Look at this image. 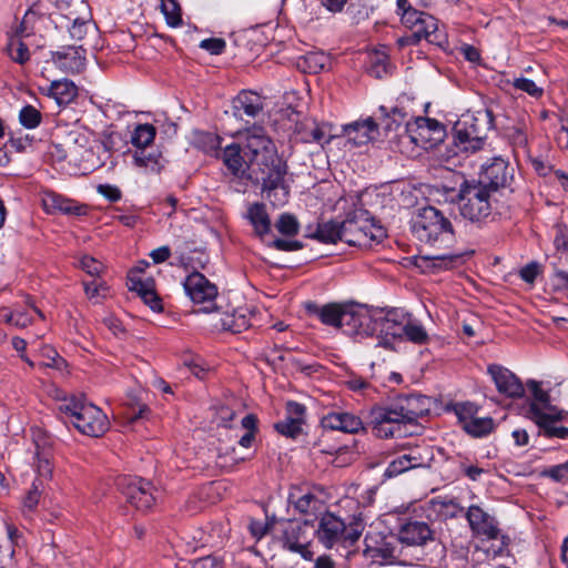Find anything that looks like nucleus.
Returning a JSON list of instances; mask_svg holds the SVG:
<instances>
[{"instance_id":"14","label":"nucleus","mask_w":568,"mask_h":568,"mask_svg":"<svg viewBox=\"0 0 568 568\" xmlns=\"http://www.w3.org/2000/svg\"><path fill=\"white\" fill-rule=\"evenodd\" d=\"M321 425L327 430H337L346 434H358L364 430L362 418L351 412L333 409L324 414Z\"/></svg>"},{"instance_id":"33","label":"nucleus","mask_w":568,"mask_h":568,"mask_svg":"<svg viewBox=\"0 0 568 568\" xmlns=\"http://www.w3.org/2000/svg\"><path fill=\"white\" fill-rule=\"evenodd\" d=\"M132 158L134 165L146 172L159 173L164 166V159L159 150H135Z\"/></svg>"},{"instance_id":"6","label":"nucleus","mask_w":568,"mask_h":568,"mask_svg":"<svg viewBox=\"0 0 568 568\" xmlns=\"http://www.w3.org/2000/svg\"><path fill=\"white\" fill-rule=\"evenodd\" d=\"M363 530L364 523L359 517H353L348 524H345L334 514L325 513L320 518L316 534L326 548H333L335 545L351 547L359 539Z\"/></svg>"},{"instance_id":"31","label":"nucleus","mask_w":568,"mask_h":568,"mask_svg":"<svg viewBox=\"0 0 568 568\" xmlns=\"http://www.w3.org/2000/svg\"><path fill=\"white\" fill-rule=\"evenodd\" d=\"M343 221L335 220L321 222L316 225L315 230L308 234L311 239H315L321 243L335 244L338 241L345 242L343 237Z\"/></svg>"},{"instance_id":"45","label":"nucleus","mask_w":568,"mask_h":568,"mask_svg":"<svg viewBox=\"0 0 568 568\" xmlns=\"http://www.w3.org/2000/svg\"><path fill=\"white\" fill-rule=\"evenodd\" d=\"M453 412L455 413L457 420L463 428L468 422L477 416L478 407L470 402H462L453 405Z\"/></svg>"},{"instance_id":"46","label":"nucleus","mask_w":568,"mask_h":568,"mask_svg":"<svg viewBox=\"0 0 568 568\" xmlns=\"http://www.w3.org/2000/svg\"><path fill=\"white\" fill-rule=\"evenodd\" d=\"M161 10L169 26L176 28L182 24L181 8L175 0H162Z\"/></svg>"},{"instance_id":"28","label":"nucleus","mask_w":568,"mask_h":568,"mask_svg":"<svg viewBox=\"0 0 568 568\" xmlns=\"http://www.w3.org/2000/svg\"><path fill=\"white\" fill-rule=\"evenodd\" d=\"M527 388L532 395V400L528 407V417L535 422V412L538 410L541 415H549L550 413H555L559 410L558 407L551 405L550 396L548 392L544 390L540 387V383L537 381L530 379L527 382Z\"/></svg>"},{"instance_id":"12","label":"nucleus","mask_w":568,"mask_h":568,"mask_svg":"<svg viewBox=\"0 0 568 568\" xmlns=\"http://www.w3.org/2000/svg\"><path fill=\"white\" fill-rule=\"evenodd\" d=\"M514 169L501 156H494L489 163L481 166L477 183L484 184L489 190L498 193L499 189L509 185L513 180Z\"/></svg>"},{"instance_id":"48","label":"nucleus","mask_w":568,"mask_h":568,"mask_svg":"<svg viewBox=\"0 0 568 568\" xmlns=\"http://www.w3.org/2000/svg\"><path fill=\"white\" fill-rule=\"evenodd\" d=\"M247 459L246 455L240 454L235 447H226L217 455V464L223 468H232L234 465Z\"/></svg>"},{"instance_id":"38","label":"nucleus","mask_w":568,"mask_h":568,"mask_svg":"<svg viewBox=\"0 0 568 568\" xmlns=\"http://www.w3.org/2000/svg\"><path fill=\"white\" fill-rule=\"evenodd\" d=\"M156 136V129L150 123L138 124L131 133V143L135 150L146 149Z\"/></svg>"},{"instance_id":"37","label":"nucleus","mask_w":568,"mask_h":568,"mask_svg":"<svg viewBox=\"0 0 568 568\" xmlns=\"http://www.w3.org/2000/svg\"><path fill=\"white\" fill-rule=\"evenodd\" d=\"M396 6L402 23L415 32L419 28L426 12L413 8L408 0H397Z\"/></svg>"},{"instance_id":"29","label":"nucleus","mask_w":568,"mask_h":568,"mask_svg":"<svg viewBox=\"0 0 568 568\" xmlns=\"http://www.w3.org/2000/svg\"><path fill=\"white\" fill-rule=\"evenodd\" d=\"M415 38L419 39V41L425 39L438 47H444L448 43L445 30L439 28L438 20L429 13H426L419 28L416 29Z\"/></svg>"},{"instance_id":"18","label":"nucleus","mask_w":568,"mask_h":568,"mask_svg":"<svg viewBox=\"0 0 568 568\" xmlns=\"http://www.w3.org/2000/svg\"><path fill=\"white\" fill-rule=\"evenodd\" d=\"M488 373L491 376L497 390L510 398H520L525 394V387L520 379L508 368L493 364L488 366Z\"/></svg>"},{"instance_id":"4","label":"nucleus","mask_w":568,"mask_h":568,"mask_svg":"<svg viewBox=\"0 0 568 568\" xmlns=\"http://www.w3.org/2000/svg\"><path fill=\"white\" fill-rule=\"evenodd\" d=\"M496 195L497 193L475 180L465 181L458 192L460 215L478 225L487 223L493 220Z\"/></svg>"},{"instance_id":"9","label":"nucleus","mask_w":568,"mask_h":568,"mask_svg":"<svg viewBox=\"0 0 568 568\" xmlns=\"http://www.w3.org/2000/svg\"><path fill=\"white\" fill-rule=\"evenodd\" d=\"M407 314L402 308H372L373 336L382 338L379 345L387 347L388 338H402Z\"/></svg>"},{"instance_id":"40","label":"nucleus","mask_w":568,"mask_h":568,"mask_svg":"<svg viewBox=\"0 0 568 568\" xmlns=\"http://www.w3.org/2000/svg\"><path fill=\"white\" fill-rule=\"evenodd\" d=\"M463 429L473 437H484L494 429V420L490 417L475 416Z\"/></svg>"},{"instance_id":"58","label":"nucleus","mask_w":568,"mask_h":568,"mask_svg":"<svg viewBox=\"0 0 568 568\" xmlns=\"http://www.w3.org/2000/svg\"><path fill=\"white\" fill-rule=\"evenodd\" d=\"M555 248L559 252L568 253V226L557 224L554 236Z\"/></svg>"},{"instance_id":"63","label":"nucleus","mask_w":568,"mask_h":568,"mask_svg":"<svg viewBox=\"0 0 568 568\" xmlns=\"http://www.w3.org/2000/svg\"><path fill=\"white\" fill-rule=\"evenodd\" d=\"M546 475L556 481L568 480V462L550 467L546 470Z\"/></svg>"},{"instance_id":"17","label":"nucleus","mask_w":568,"mask_h":568,"mask_svg":"<svg viewBox=\"0 0 568 568\" xmlns=\"http://www.w3.org/2000/svg\"><path fill=\"white\" fill-rule=\"evenodd\" d=\"M428 455L427 448H409L406 453L396 457L388 464L385 475L387 477H395L409 469L428 466L430 460Z\"/></svg>"},{"instance_id":"25","label":"nucleus","mask_w":568,"mask_h":568,"mask_svg":"<svg viewBox=\"0 0 568 568\" xmlns=\"http://www.w3.org/2000/svg\"><path fill=\"white\" fill-rule=\"evenodd\" d=\"M432 538L433 531L424 521L408 520L398 530V540L408 546H423Z\"/></svg>"},{"instance_id":"41","label":"nucleus","mask_w":568,"mask_h":568,"mask_svg":"<svg viewBox=\"0 0 568 568\" xmlns=\"http://www.w3.org/2000/svg\"><path fill=\"white\" fill-rule=\"evenodd\" d=\"M329 64V57L321 51L307 52L303 57L304 70L310 73H318Z\"/></svg>"},{"instance_id":"64","label":"nucleus","mask_w":568,"mask_h":568,"mask_svg":"<svg viewBox=\"0 0 568 568\" xmlns=\"http://www.w3.org/2000/svg\"><path fill=\"white\" fill-rule=\"evenodd\" d=\"M403 120H404V113L400 110H398L397 108H394L392 110V113L386 114L385 119L383 120L384 128H385V130H388V131L394 130L400 125Z\"/></svg>"},{"instance_id":"21","label":"nucleus","mask_w":568,"mask_h":568,"mask_svg":"<svg viewBox=\"0 0 568 568\" xmlns=\"http://www.w3.org/2000/svg\"><path fill=\"white\" fill-rule=\"evenodd\" d=\"M185 293L194 303L211 302L217 296V287L199 272L191 273L183 283Z\"/></svg>"},{"instance_id":"55","label":"nucleus","mask_w":568,"mask_h":568,"mask_svg":"<svg viewBox=\"0 0 568 568\" xmlns=\"http://www.w3.org/2000/svg\"><path fill=\"white\" fill-rule=\"evenodd\" d=\"M85 295L90 298L105 297L109 286L104 281L93 280L91 282H83Z\"/></svg>"},{"instance_id":"52","label":"nucleus","mask_w":568,"mask_h":568,"mask_svg":"<svg viewBox=\"0 0 568 568\" xmlns=\"http://www.w3.org/2000/svg\"><path fill=\"white\" fill-rule=\"evenodd\" d=\"M276 229L284 235H295L298 233V222L291 214H282L276 222Z\"/></svg>"},{"instance_id":"59","label":"nucleus","mask_w":568,"mask_h":568,"mask_svg":"<svg viewBox=\"0 0 568 568\" xmlns=\"http://www.w3.org/2000/svg\"><path fill=\"white\" fill-rule=\"evenodd\" d=\"M226 47V42L222 38H209L200 42V48L206 50L211 54H221Z\"/></svg>"},{"instance_id":"43","label":"nucleus","mask_w":568,"mask_h":568,"mask_svg":"<svg viewBox=\"0 0 568 568\" xmlns=\"http://www.w3.org/2000/svg\"><path fill=\"white\" fill-rule=\"evenodd\" d=\"M403 336H405L407 341L418 345L425 344L428 341V334L424 326L407 318L404 325Z\"/></svg>"},{"instance_id":"10","label":"nucleus","mask_w":568,"mask_h":568,"mask_svg":"<svg viewBox=\"0 0 568 568\" xmlns=\"http://www.w3.org/2000/svg\"><path fill=\"white\" fill-rule=\"evenodd\" d=\"M372 308L358 304H346L338 328L346 335L366 338L373 336L371 326Z\"/></svg>"},{"instance_id":"5","label":"nucleus","mask_w":568,"mask_h":568,"mask_svg":"<svg viewBox=\"0 0 568 568\" xmlns=\"http://www.w3.org/2000/svg\"><path fill=\"white\" fill-rule=\"evenodd\" d=\"M410 230L417 240L432 245L450 243L454 240L449 219L434 206L418 209L410 220Z\"/></svg>"},{"instance_id":"53","label":"nucleus","mask_w":568,"mask_h":568,"mask_svg":"<svg viewBox=\"0 0 568 568\" xmlns=\"http://www.w3.org/2000/svg\"><path fill=\"white\" fill-rule=\"evenodd\" d=\"M513 85L515 89L524 91L532 98H540L544 93L541 87H538L532 80L527 78H516Z\"/></svg>"},{"instance_id":"50","label":"nucleus","mask_w":568,"mask_h":568,"mask_svg":"<svg viewBox=\"0 0 568 568\" xmlns=\"http://www.w3.org/2000/svg\"><path fill=\"white\" fill-rule=\"evenodd\" d=\"M20 123L27 129H34L41 123V113L32 105H26L19 113Z\"/></svg>"},{"instance_id":"60","label":"nucleus","mask_w":568,"mask_h":568,"mask_svg":"<svg viewBox=\"0 0 568 568\" xmlns=\"http://www.w3.org/2000/svg\"><path fill=\"white\" fill-rule=\"evenodd\" d=\"M550 285L554 291H567L568 290V272L555 268L550 276Z\"/></svg>"},{"instance_id":"61","label":"nucleus","mask_w":568,"mask_h":568,"mask_svg":"<svg viewBox=\"0 0 568 568\" xmlns=\"http://www.w3.org/2000/svg\"><path fill=\"white\" fill-rule=\"evenodd\" d=\"M42 489L43 483L41 480H34L32 483V487L24 499V506L27 508L33 509L38 505Z\"/></svg>"},{"instance_id":"20","label":"nucleus","mask_w":568,"mask_h":568,"mask_svg":"<svg viewBox=\"0 0 568 568\" xmlns=\"http://www.w3.org/2000/svg\"><path fill=\"white\" fill-rule=\"evenodd\" d=\"M415 126V130L412 129L409 125L407 126L410 140L415 144H419L423 145L424 148H427V143H429V146H433L434 144L443 140L445 130L444 126L436 120H432L428 118H419L416 120Z\"/></svg>"},{"instance_id":"1","label":"nucleus","mask_w":568,"mask_h":568,"mask_svg":"<svg viewBox=\"0 0 568 568\" xmlns=\"http://www.w3.org/2000/svg\"><path fill=\"white\" fill-rule=\"evenodd\" d=\"M245 155L250 161L247 178L261 184L262 195L276 207L290 199L287 162L277 152L273 140L261 125L245 128Z\"/></svg>"},{"instance_id":"34","label":"nucleus","mask_w":568,"mask_h":568,"mask_svg":"<svg viewBox=\"0 0 568 568\" xmlns=\"http://www.w3.org/2000/svg\"><path fill=\"white\" fill-rule=\"evenodd\" d=\"M47 94L59 105H68L78 97V87L68 79L52 81Z\"/></svg>"},{"instance_id":"15","label":"nucleus","mask_w":568,"mask_h":568,"mask_svg":"<svg viewBox=\"0 0 568 568\" xmlns=\"http://www.w3.org/2000/svg\"><path fill=\"white\" fill-rule=\"evenodd\" d=\"M466 519L471 531L477 536L493 540L497 539L500 535L496 518L477 505L468 507Z\"/></svg>"},{"instance_id":"39","label":"nucleus","mask_w":568,"mask_h":568,"mask_svg":"<svg viewBox=\"0 0 568 568\" xmlns=\"http://www.w3.org/2000/svg\"><path fill=\"white\" fill-rule=\"evenodd\" d=\"M345 305L346 304L329 303L323 306H315V313L323 324L338 327L339 317H342Z\"/></svg>"},{"instance_id":"2","label":"nucleus","mask_w":568,"mask_h":568,"mask_svg":"<svg viewBox=\"0 0 568 568\" xmlns=\"http://www.w3.org/2000/svg\"><path fill=\"white\" fill-rule=\"evenodd\" d=\"M429 412V398L419 394L397 396L386 406L372 408L369 424L379 438L400 434L402 424H414Z\"/></svg>"},{"instance_id":"56","label":"nucleus","mask_w":568,"mask_h":568,"mask_svg":"<svg viewBox=\"0 0 568 568\" xmlns=\"http://www.w3.org/2000/svg\"><path fill=\"white\" fill-rule=\"evenodd\" d=\"M248 529L253 537L256 539H261L264 537L268 531L276 532L277 529V520L267 521L266 524H263L257 520H252L250 523Z\"/></svg>"},{"instance_id":"42","label":"nucleus","mask_w":568,"mask_h":568,"mask_svg":"<svg viewBox=\"0 0 568 568\" xmlns=\"http://www.w3.org/2000/svg\"><path fill=\"white\" fill-rule=\"evenodd\" d=\"M32 440L36 448L34 456H43V453L47 455H53L52 447L54 440L45 430L41 428H33Z\"/></svg>"},{"instance_id":"35","label":"nucleus","mask_w":568,"mask_h":568,"mask_svg":"<svg viewBox=\"0 0 568 568\" xmlns=\"http://www.w3.org/2000/svg\"><path fill=\"white\" fill-rule=\"evenodd\" d=\"M222 329L241 333L251 326V316L246 308H237L232 313H223L220 317Z\"/></svg>"},{"instance_id":"24","label":"nucleus","mask_w":568,"mask_h":568,"mask_svg":"<svg viewBox=\"0 0 568 568\" xmlns=\"http://www.w3.org/2000/svg\"><path fill=\"white\" fill-rule=\"evenodd\" d=\"M305 406L297 402L286 404V416L275 424V429L283 436L295 438L302 433L305 422Z\"/></svg>"},{"instance_id":"19","label":"nucleus","mask_w":568,"mask_h":568,"mask_svg":"<svg viewBox=\"0 0 568 568\" xmlns=\"http://www.w3.org/2000/svg\"><path fill=\"white\" fill-rule=\"evenodd\" d=\"M364 554L373 561L392 562L397 558V546L379 532L368 531L364 538Z\"/></svg>"},{"instance_id":"32","label":"nucleus","mask_w":568,"mask_h":568,"mask_svg":"<svg viewBox=\"0 0 568 568\" xmlns=\"http://www.w3.org/2000/svg\"><path fill=\"white\" fill-rule=\"evenodd\" d=\"M301 141L304 143H316L320 145L328 144L333 134L331 133V125L327 123L311 122L303 124L300 131Z\"/></svg>"},{"instance_id":"11","label":"nucleus","mask_w":568,"mask_h":568,"mask_svg":"<svg viewBox=\"0 0 568 568\" xmlns=\"http://www.w3.org/2000/svg\"><path fill=\"white\" fill-rule=\"evenodd\" d=\"M305 526L296 520H277L275 534H280L283 547L292 552L300 554L304 559L311 560L313 552L304 537Z\"/></svg>"},{"instance_id":"51","label":"nucleus","mask_w":568,"mask_h":568,"mask_svg":"<svg viewBox=\"0 0 568 568\" xmlns=\"http://www.w3.org/2000/svg\"><path fill=\"white\" fill-rule=\"evenodd\" d=\"M128 287L131 292H135L139 296L151 290L153 285L152 280H142L136 276L135 271H131L128 276Z\"/></svg>"},{"instance_id":"22","label":"nucleus","mask_w":568,"mask_h":568,"mask_svg":"<svg viewBox=\"0 0 568 568\" xmlns=\"http://www.w3.org/2000/svg\"><path fill=\"white\" fill-rule=\"evenodd\" d=\"M263 109V98L254 91L242 90L232 100V114L240 120L255 119Z\"/></svg>"},{"instance_id":"57","label":"nucleus","mask_w":568,"mask_h":568,"mask_svg":"<svg viewBox=\"0 0 568 568\" xmlns=\"http://www.w3.org/2000/svg\"><path fill=\"white\" fill-rule=\"evenodd\" d=\"M434 265L443 268H454L464 263L463 254H446L433 257Z\"/></svg>"},{"instance_id":"44","label":"nucleus","mask_w":568,"mask_h":568,"mask_svg":"<svg viewBox=\"0 0 568 568\" xmlns=\"http://www.w3.org/2000/svg\"><path fill=\"white\" fill-rule=\"evenodd\" d=\"M44 205L47 207L50 206L52 209L59 210L67 214L80 215V214H82V211H83L82 207L73 205V203L71 201L63 199L59 195H54V194L49 195L44 200Z\"/></svg>"},{"instance_id":"26","label":"nucleus","mask_w":568,"mask_h":568,"mask_svg":"<svg viewBox=\"0 0 568 568\" xmlns=\"http://www.w3.org/2000/svg\"><path fill=\"white\" fill-rule=\"evenodd\" d=\"M52 60L64 71L78 73L85 65V50L82 47H69L52 53Z\"/></svg>"},{"instance_id":"7","label":"nucleus","mask_w":568,"mask_h":568,"mask_svg":"<svg viewBox=\"0 0 568 568\" xmlns=\"http://www.w3.org/2000/svg\"><path fill=\"white\" fill-rule=\"evenodd\" d=\"M491 123L488 111L465 113L454 125V143L460 152L475 153L484 148L486 131Z\"/></svg>"},{"instance_id":"23","label":"nucleus","mask_w":568,"mask_h":568,"mask_svg":"<svg viewBox=\"0 0 568 568\" xmlns=\"http://www.w3.org/2000/svg\"><path fill=\"white\" fill-rule=\"evenodd\" d=\"M343 132L352 145L361 146L378 136V124L373 118H367L344 125Z\"/></svg>"},{"instance_id":"49","label":"nucleus","mask_w":568,"mask_h":568,"mask_svg":"<svg viewBox=\"0 0 568 568\" xmlns=\"http://www.w3.org/2000/svg\"><path fill=\"white\" fill-rule=\"evenodd\" d=\"M53 455H47L43 453V456H36V469L39 478L37 480H50L52 479L53 474Z\"/></svg>"},{"instance_id":"62","label":"nucleus","mask_w":568,"mask_h":568,"mask_svg":"<svg viewBox=\"0 0 568 568\" xmlns=\"http://www.w3.org/2000/svg\"><path fill=\"white\" fill-rule=\"evenodd\" d=\"M97 190L99 194L108 199L110 202H118L121 200V190L115 185L100 184Z\"/></svg>"},{"instance_id":"13","label":"nucleus","mask_w":568,"mask_h":568,"mask_svg":"<svg viewBox=\"0 0 568 568\" xmlns=\"http://www.w3.org/2000/svg\"><path fill=\"white\" fill-rule=\"evenodd\" d=\"M119 485L123 486V494L128 501L140 510L150 509L156 500L154 493L156 491L153 485L142 478H124L123 483Z\"/></svg>"},{"instance_id":"54","label":"nucleus","mask_w":568,"mask_h":568,"mask_svg":"<svg viewBox=\"0 0 568 568\" xmlns=\"http://www.w3.org/2000/svg\"><path fill=\"white\" fill-rule=\"evenodd\" d=\"M79 266L90 276H99L104 271V265L92 256L83 255L79 260Z\"/></svg>"},{"instance_id":"30","label":"nucleus","mask_w":568,"mask_h":568,"mask_svg":"<svg viewBox=\"0 0 568 568\" xmlns=\"http://www.w3.org/2000/svg\"><path fill=\"white\" fill-rule=\"evenodd\" d=\"M244 217L250 222L255 235L261 240L270 233L272 224L265 204L260 202L250 204Z\"/></svg>"},{"instance_id":"36","label":"nucleus","mask_w":568,"mask_h":568,"mask_svg":"<svg viewBox=\"0 0 568 568\" xmlns=\"http://www.w3.org/2000/svg\"><path fill=\"white\" fill-rule=\"evenodd\" d=\"M34 315L43 317L42 312L38 307L33 304H28L27 310L16 308L13 311H2L0 318L17 327H26L33 321Z\"/></svg>"},{"instance_id":"47","label":"nucleus","mask_w":568,"mask_h":568,"mask_svg":"<svg viewBox=\"0 0 568 568\" xmlns=\"http://www.w3.org/2000/svg\"><path fill=\"white\" fill-rule=\"evenodd\" d=\"M8 53L14 62L20 64L26 63L30 59L28 47L19 38H12L10 40Z\"/></svg>"},{"instance_id":"27","label":"nucleus","mask_w":568,"mask_h":568,"mask_svg":"<svg viewBox=\"0 0 568 568\" xmlns=\"http://www.w3.org/2000/svg\"><path fill=\"white\" fill-rule=\"evenodd\" d=\"M564 412L561 409L550 413L549 415H541L538 410L535 412V424L539 427V434L547 438L568 439V427L557 426L556 423L561 420Z\"/></svg>"},{"instance_id":"8","label":"nucleus","mask_w":568,"mask_h":568,"mask_svg":"<svg viewBox=\"0 0 568 568\" xmlns=\"http://www.w3.org/2000/svg\"><path fill=\"white\" fill-rule=\"evenodd\" d=\"M342 230L345 243L354 246L366 245L369 241H379L384 230L377 225L368 211L359 209L347 214L343 221Z\"/></svg>"},{"instance_id":"16","label":"nucleus","mask_w":568,"mask_h":568,"mask_svg":"<svg viewBox=\"0 0 568 568\" xmlns=\"http://www.w3.org/2000/svg\"><path fill=\"white\" fill-rule=\"evenodd\" d=\"M244 130H239L235 135L239 139L237 143H232L225 146L223 151V162L226 168L236 176H247L250 172V161L245 155V138L243 136Z\"/></svg>"},{"instance_id":"3","label":"nucleus","mask_w":568,"mask_h":568,"mask_svg":"<svg viewBox=\"0 0 568 568\" xmlns=\"http://www.w3.org/2000/svg\"><path fill=\"white\" fill-rule=\"evenodd\" d=\"M59 410L71 418V423L82 434L99 437L109 428L108 416L98 406L85 403L75 395L68 396L62 390L55 392Z\"/></svg>"}]
</instances>
